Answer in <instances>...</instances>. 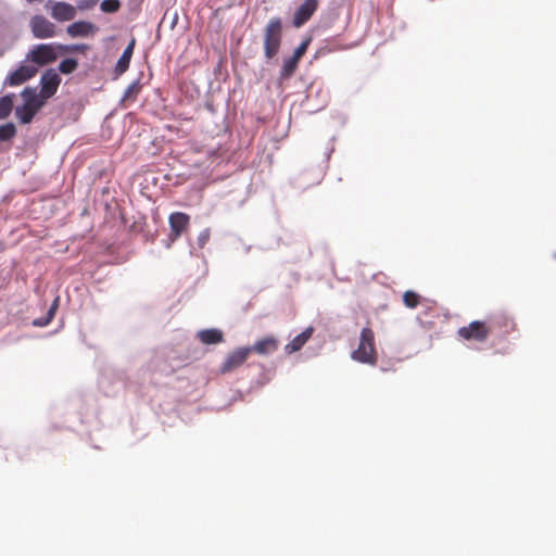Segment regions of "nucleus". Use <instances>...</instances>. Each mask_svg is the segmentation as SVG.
<instances>
[{"mask_svg":"<svg viewBox=\"0 0 556 556\" xmlns=\"http://www.w3.org/2000/svg\"><path fill=\"white\" fill-rule=\"evenodd\" d=\"M141 90V86L139 81H134L130 84L124 92V100H134L139 94Z\"/></svg>","mask_w":556,"mask_h":556,"instance_id":"b1692460","label":"nucleus"},{"mask_svg":"<svg viewBox=\"0 0 556 556\" xmlns=\"http://www.w3.org/2000/svg\"><path fill=\"white\" fill-rule=\"evenodd\" d=\"M313 332V327H308L300 334L294 337L293 340L285 346L286 353L292 354L294 352L300 351L304 346V344L311 339Z\"/></svg>","mask_w":556,"mask_h":556,"instance_id":"2eb2a0df","label":"nucleus"},{"mask_svg":"<svg viewBox=\"0 0 556 556\" xmlns=\"http://www.w3.org/2000/svg\"><path fill=\"white\" fill-rule=\"evenodd\" d=\"M281 20L278 17L270 20L266 26L264 49L267 59L277 54L281 43Z\"/></svg>","mask_w":556,"mask_h":556,"instance_id":"39448f33","label":"nucleus"},{"mask_svg":"<svg viewBox=\"0 0 556 556\" xmlns=\"http://www.w3.org/2000/svg\"><path fill=\"white\" fill-rule=\"evenodd\" d=\"M96 26L86 21H78L67 26L66 33L72 38L88 37L93 35Z\"/></svg>","mask_w":556,"mask_h":556,"instance_id":"4468645a","label":"nucleus"},{"mask_svg":"<svg viewBox=\"0 0 556 556\" xmlns=\"http://www.w3.org/2000/svg\"><path fill=\"white\" fill-rule=\"evenodd\" d=\"M492 332V327L482 320H473L457 330V336L469 342L484 343Z\"/></svg>","mask_w":556,"mask_h":556,"instance_id":"20e7f679","label":"nucleus"},{"mask_svg":"<svg viewBox=\"0 0 556 556\" xmlns=\"http://www.w3.org/2000/svg\"><path fill=\"white\" fill-rule=\"evenodd\" d=\"M16 134L15 126L12 123H8L0 126V140H10Z\"/></svg>","mask_w":556,"mask_h":556,"instance_id":"4be33fe9","label":"nucleus"},{"mask_svg":"<svg viewBox=\"0 0 556 556\" xmlns=\"http://www.w3.org/2000/svg\"><path fill=\"white\" fill-rule=\"evenodd\" d=\"M203 344H217L223 341V332L218 329H205L197 333Z\"/></svg>","mask_w":556,"mask_h":556,"instance_id":"a211bd4d","label":"nucleus"},{"mask_svg":"<svg viewBox=\"0 0 556 556\" xmlns=\"http://www.w3.org/2000/svg\"><path fill=\"white\" fill-rule=\"evenodd\" d=\"M492 329H497L501 334H508L516 330L515 320L507 315L506 313H500L494 315L491 318V324H489Z\"/></svg>","mask_w":556,"mask_h":556,"instance_id":"ddd939ff","label":"nucleus"},{"mask_svg":"<svg viewBox=\"0 0 556 556\" xmlns=\"http://www.w3.org/2000/svg\"><path fill=\"white\" fill-rule=\"evenodd\" d=\"M60 83L61 77L56 71L53 68L47 70L41 76V89L38 96H40L43 100L51 98L56 92Z\"/></svg>","mask_w":556,"mask_h":556,"instance_id":"6e6552de","label":"nucleus"},{"mask_svg":"<svg viewBox=\"0 0 556 556\" xmlns=\"http://www.w3.org/2000/svg\"><path fill=\"white\" fill-rule=\"evenodd\" d=\"M311 43V38H306L301 42V45L294 50L293 54L298 59H302V56L305 54L308 46Z\"/></svg>","mask_w":556,"mask_h":556,"instance_id":"a878e982","label":"nucleus"},{"mask_svg":"<svg viewBox=\"0 0 556 556\" xmlns=\"http://www.w3.org/2000/svg\"><path fill=\"white\" fill-rule=\"evenodd\" d=\"M98 0H81L78 4L79 10H87L97 4Z\"/></svg>","mask_w":556,"mask_h":556,"instance_id":"bb28decb","label":"nucleus"},{"mask_svg":"<svg viewBox=\"0 0 556 556\" xmlns=\"http://www.w3.org/2000/svg\"><path fill=\"white\" fill-rule=\"evenodd\" d=\"M277 349L278 340L275 337L269 336L258 340L252 346L245 348V356H248V354L252 352L257 353L260 355H267L275 352Z\"/></svg>","mask_w":556,"mask_h":556,"instance_id":"f8f14e48","label":"nucleus"},{"mask_svg":"<svg viewBox=\"0 0 556 556\" xmlns=\"http://www.w3.org/2000/svg\"><path fill=\"white\" fill-rule=\"evenodd\" d=\"M86 48L87 47L85 45H77V46H73L72 48H70V47L61 46V45L55 47L52 43H41V45H37L36 47H34V49H31L27 53L26 61L33 62L34 63L33 65H36L37 67L43 66V65L54 62L56 60V58H58L56 49L65 52L68 50L84 51Z\"/></svg>","mask_w":556,"mask_h":556,"instance_id":"f03ea898","label":"nucleus"},{"mask_svg":"<svg viewBox=\"0 0 556 556\" xmlns=\"http://www.w3.org/2000/svg\"><path fill=\"white\" fill-rule=\"evenodd\" d=\"M51 16L58 22H67L76 16V9L67 2H54L50 10Z\"/></svg>","mask_w":556,"mask_h":556,"instance_id":"9b49d317","label":"nucleus"},{"mask_svg":"<svg viewBox=\"0 0 556 556\" xmlns=\"http://www.w3.org/2000/svg\"><path fill=\"white\" fill-rule=\"evenodd\" d=\"M78 66V63L75 59H65L63 60L60 65L59 70L63 74H71L73 73Z\"/></svg>","mask_w":556,"mask_h":556,"instance_id":"5701e85b","label":"nucleus"},{"mask_svg":"<svg viewBox=\"0 0 556 556\" xmlns=\"http://www.w3.org/2000/svg\"><path fill=\"white\" fill-rule=\"evenodd\" d=\"M300 59L291 55L283 60L282 66L279 73V81L282 83L288 80L296 71Z\"/></svg>","mask_w":556,"mask_h":556,"instance_id":"f3484780","label":"nucleus"},{"mask_svg":"<svg viewBox=\"0 0 556 556\" xmlns=\"http://www.w3.org/2000/svg\"><path fill=\"white\" fill-rule=\"evenodd\" d=\"M38 72V67L33 64H21L14 70L4 80V85L16 87L20 86L30 78H33Z\"/></svg>","mask_w":556,"mask_h":556,"instance_id":"0eeeda50","label":"nucleus"},{"mask_svg":"<svg viewBox=\"0 0 556 556\" xmlns=\"http://www.w3.org/2000/svg\"><path fill=\"white\" fill-rule=\"evenodd\" d=\"M135 45H136V40H135V38H132L130 40V42L128 43V46L126 47V49L124 50L121 58L118 59L116 66H115V73L117 75H122L128 70L129 63H130V60H131V56L134 53Z\"/></svg>","mask_w":556,"mask_h":556,"instance_id":"dca6fc26","label":"nucleus"},{"mask_svg":"<svg viewBox=\"0 0 556 556\" xmlns=\"http://www.w3.org/2000/svg\"><path fill=\"white\" fill-rule=\"evenodd\" d=\"M121 8V2L118 0H103L101 2V10L105 13H114L118 11Z\"/></svg>","mask_w":556,"mask_h":556,"instance_id":"393cba45","label":"nucleus"},{"mask_svg":"<svg viewBox=\"0 0 556 556\" xmlns=\"http://www.w3.org/2000/svg\"><path fill=\"white\" fill-rule=\"evenodd\" d=\"M318 8L317 0H305L294 13L293 24L296 27L304 25Z\"/></svg>","mask_w":556,"mask_h":556,"instance_id":"9d476101","label":"nucleus"},{"mask_svg":"<svg viewBox=\"0 0 556 556\" xmlns=\"http://www.w3.org/2000/svg\"><path fill=\"white\" fill-rule=\"evenodd\" d=\"M241 364H243V350H238L227 358L226 363L223 366V370H231L236 367L241 366Z\"/></svg>","mask_w":556,"mask_h":556,"instance_id":"6ab92c4d","label":"nucleus"},{"mask_svg":"<svg viewBox=\"0 0 556 556\" xmlns=\"http://www.w3.org/2000/svg\"><path fill=\"white\" fill-rule=\"evenodd\" d=\"M13 108V96H4L0 98V119L10 115Z\"/></svg>","mask_w":556,"mask_h":556,"instance_id":"aec40b11","label":"nucleus"},{"mask_svg":"<svg viewBox=\"0 0 556 556\" xmlns=\"http://www.w3.org/2000/svg\"><path fill=\"white\" fill-rule=\"evenodd\" d=\"M25 103L16 108V116L22 124H28L35 114L43 106L46 100L36 93L35 89L25 88L22 92Z\"/></svg>","mask_w":556,"mask_h":556,"instance_id":"7ed1b4c3","label":"nucleus"},{"mask_svg":"<svg viewBox=\"0 0 556 556\" xmlns=\"http://www.w3.org/2000/svg\"><path fill=\"white\" fill-rule=\"evenodd\" d=\"M170 227V238L178 239L190 224V216L182 212H175L168 218Z\"/></svg>","mask_w":556,"mask_h":556,"instance_id":"1a4fd4ad","label":"nucleus"},{"mask_svg":"<svg viewBox=\"0 0 556 556\" xmlns=\"http://www.w3.org/2000/svg\"><path fill=\"white\" fill-rule=\"evenodd\" d=\"M29 27L35 38L47 39L55 36V25L42 15L33 16Z\"/></svg>","mask_w":556,"mask_h":556,"instance_id":"423d86ee","label":"nucleus"},{"mask_svg":"<svg viewBox=\"0 0 556 556\" xmlns=\"http://www.w3.org/2000/svg\"><path fill=\"white\" fill-rule=\"evenodd\" d=\"M403 302L408 308H415L420 302V295L414 291H406L403 295Z\"/></svg>","mask_w":556,"mask_h":556,"instance_id":"412c9836","label":"nucleus"},{"mask_svg":"<svg viewBox=\"0 0 556 556\" xmlns=\"http://www.w3.org/2000/svg\"><path fill=\"white\" fill-rule=\"evenodd\" d=\"M352 359L362 364L376 365L378 353L376 349L375 332L371 328L365 327L359 334V342L356 350L351 353Z\"/></svg>","mask_w":556,"mask_h":556,"instance_id":"f257e3e1","label":"nucleus"}]
</instances>
